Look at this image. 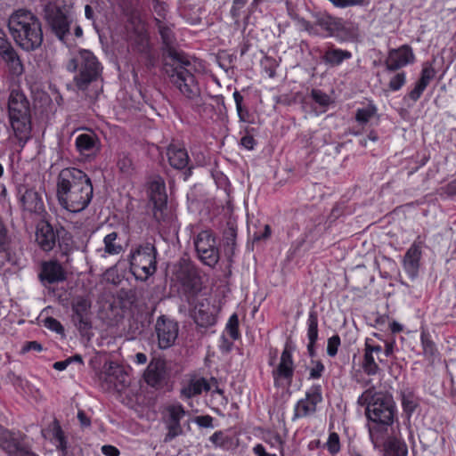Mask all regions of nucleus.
<instances>
[{
  "label": "nucleus",
  "instance_id": "f257e3e1",
  "mask_svg": "<svg viewBox=\"0 0 456 456\" xmlns=\"http://www.w3.org/2000/svg\"><path fill=\"white\" fill-rule=\"evenodd\" d=\"M162 39L163 69L170 83L187 99L200 107V87L194 77L196 67L191 58L177 49L170 28L156 18Z\"/></svg>",
  "mask_w": 456,
  "mask_h": 456
},
{
  "label": "nucleus",
  "instance_id": "f03ea898",
  "mask_svg": "<svg viewBox=\"0 0 456 456\" xmlns=\"http://www.w3.org/2000/svg\"><path fill=\"white\" fill-rule=\"evenodd\" d=\"M93 184L89 176L75 167L62 169L57 178V198L60 205L72 213L86 209L92 200Z\"/></svg>",
  "mask_w": 456,
  "mask_h": 456
},
{
  "label": "nucleus",
  "instance_id": "7ed1b4c3",
  "mask_svg": "<svg viewBox=\"0 0 456 456\" xmlns=\"http://www.w3.org/2000/svg\"><path fill=\"white\" fill-rule=\"evenodd\" d=\"M358 403L366 407V416L373 422L369 435L375 446L382 440L387 427L394 421L395 404L390 395L367 389L358 398Z\"/></svg>",
  "mask_w": 456,
  "mask_h": 456
},
{
  "label": "nucleus",
  "instance_id": "20e7f679",
  "mask_svg": "<svg viewBox=\"0 0 456 456\" xmlns=\"http://www.w3.org/2000/svg\"><path fill=\"white\" fill-rule=\"evenodd\" d=\"M8 28L17 45L26 52L38 49L43 43L41 22L30 11H15L9 17Z\"/></svg>",
  "mask_w": 456,
  "mask_h": 456
},
{
  "label": "nucleus",
  "instance_id": "39448f33",
  "mask_svg": "<svg viewBox=\"0 0 456 456\" xmlns=\"http://www.w3.org/2000/svg\"><path fill=\"white\" fill-rule=\"evenodd\" d=\"M8 115L15 137L22 146L30 137V104L26 95L12 90L8 98Z\"/></svg>",
  "mask_w": 456,
  "mask_h": 456
},
{
  "label": "nucleus",
  "instance_id": "423d86ee",
  "mask_svg": "<svg viewBox=\"0 0 456 456\" xmlns=\"http://www.w3.org/2000/svg\"><path fill=\"white\" fill-rule=\"evenodd\" d=\"M69 72L78 71L74 82L78 89L86 90L102 73V67L96 56L89 50H79L72 55L66 65Z\"/></svg>",
  "mask_w": 456,
  "mask_h": 456
},
{
  "label": "nucleus",
  "instance_id": "0eeeda50",
  "mask_svg": "<svg viewBox=\"0 0 456 456\" xmlns=\"http://www.w3.org/2000/svg\"><path fill=\"white\" fill-rule=\"evenodd\" d=\"M157 248L150 242L137 245L129 255L130 268L136 279L146 281L157 270Z\"/></svg>",
  "mask_w": 456,
  "mask_h": 456
},
{
  "label": "nucleus",
  "instance_id": "6e6552de",
  "mask_svg": "<svg viewBox=\"0 0 456 456\" xmlns=\"http://www.w3.org/2000/svg\"><path fill=\"white\" fill-rule=\"evenodd\" d=\"M45 18L52 32L59 40L64 42L73 22L72 13L60 7L48 5L45 8Z\"/></svg>",
  "mask_w": 456,
  "mask_h": 456
},
{
  "label": "nucleus",
  "instance_id": "1a4fd4ad",
  "mask_svg": "<svg viewBox=\"0 0 456 456\" xmlns=\"http://www.w3.org/2000/svg\"><path fill=\"white\" fill-rule=\"evenodd\" d=\"M195 248L200 261L214 267L219 260V250L216 247V237L211 231L200 232L194 240Z\"/></svg>",
  "mask_w": 456,
  "mask_h": 456
},
{
  "label": "nucleus",
  "instance_id": "9d476101",
  "mask_svg": "<svg viewBox=\"0 0 456 456\" xmlns=\"http://www.w3.org/2000/svg\"><path fill=\"white\" fill-rule=\"evenodd\" d=\"M149 194L153 204V216L158 222L165 221L168 216L167 196L164 180L155 176L149 184Z\"/></svg>",
  "mask_w": 456,
  "mask_h": 456
},
{
  "label": "nucleus",
  "instance_id": "9b49d317",
  "mask_svg": "<svg viewBox=\"0 0 456 456\" xmlns=\"http://www.w3.org/2000/svg\"><path fill=\"white\" fill-rule=\"evenodd\" d=\"M272 373L276 387L289 386L291 384L294 375V362L291 350L288 346H285L283 349L280 362L273 370Z\"/></svg>",
  "mask_w": 456,
  "mask_h": 456
},
{
  "label": "nucleus",
  "instance_id": "f8f14e48",
  "mask_svg": "<svg viewBox=\"0 0 456 456\" xmlns=\"http://www.w3.org/2000/svg\"><path fill=\"white\" fill-rule=\"evenodd\" d=\"M322 401V387L320 385L311 387L305 393V397L300 399L294 409L293 420L305 418L316 411V406Z\"/></svg>",
  "mask_w": 456,
  "mask_h": 456
},
{
  "label": "nucleus",
  "instance_id": "ddd939ff",
  "mask_svg": "<svg viewBox=\"0 0 456 456\" xmlns=\"http://www.w3.org/2000/svg\"><path fill=\"white\" fill-rule=\"evenodd\" d=\"M155 331L159 348L167 349L172 346L178 337V324L165 316L158 318Z\"/></svg>",
  "mask_w": 456,
  "mask_h": 456
},
{
  "label": "nucleus",
  "instance_id": "4468645a",
  "mask_svg": "<svg viewBox=\"0 0 456 456\" xmlns=\"http://www.w3.org/2000/svg\"><path fill=\"white\" fill-rule=\"evenodd\" d=\"M101 146L99 136L90 129H86V132L79 134L75 140L77 151L86 159H94L99 154Z\"/></svg>",
  "mask_w": 456,
  "mask_h": 456
},
{
  "label": "nucleus",
  "instance_id": "2eb2a0df",
  "mask_svg": "<svg viewBox=\"0 0 456 456\" xmlns=\"http://www.w3.org/2000/svg\"><path fill=\"white\" fill-rule=\"evenodd\" d=\"M166 412L164 421L167 433L165 436L164 442L168 443L182 435L183 428L180 421L184 417L185 411L181 404H172L167 407Z\"/></svg>",
  "mask_w": 456,
  "mask_h": 456
},
{
  "label": "nucleus",
  "instance_id": "dca6fc26",
  "mask_svg": "<svg viewBox=\"0 0 456 456\" xmlns=\"http://www.w3.org/2000/svg\"><path fill=\"white\" fill-rule=\"evenodd\" d=\"M414 61L415 55L412 48L408 45H403L398 48L389 50L385 65L388 71H395Z\"/></svg>",
  "mask_w": 456,
  "mask_h": 456
},
{
  "label": "nucleus",
  "instance_id": "f3484780",
  "mask_svg": "<svg viewBox=\"0 0 456 456\" xmlns=\"http://www.w3.org/2000/svg\"><path fill=\"white\" fill-rule=\"evenodd\" d=\"M0 448L9 456H28L32 452L21 444V436L0 428Z\"/></svg>",
  "mask_w": 456,
  "mask_h": 456
},
{
  "label": "nucleus",
  "instance_id": "a211bd4d",
  "mask_svg": "<svg viewBox=\"0 0 456 456\" xmlns=\"http://www.w3.org/2000/svg\"><path fill=\"white\" fill-rule=\"evenodd\" d=\"M167 363L159 358L152 359L144 371L145 382L152 387H161L167 379Z\"/></svg>",
  "mask_w": 456,
  "mask_h": 456
},
{
  "label": "nucleus",
  "instance_id": "6ab92c4d",
  "mask_svg": "<svg viewBox=\"0 0 456 456\" xmlns=\"http://www.w3.org/2000/svg\"><path fill=\"white\" fill-rule=\"evenodd\" d=\"M18 196L24 210L37 214L44 210L43 200L34 188L20 184L18 187Z\"/></svg>",
  "mask_w": 456,
  "mask_h": 456
},
{
  "label": "nucleus",
  "instance_id": "aec40b11",
  "mask_svg": "<svg viewBox=\"0 0 456 456\" xmlns=\"http://www.w3.org/2000/svg\"><path fill=\"white\" fill-rule=\"evenodd\" d=\"M0 56L12 74L19 76L23 73V65L15 49L3 36H0Z\"/></svg>",
  "mask_w": 456,
  "mask_h": 456
},
{
  "label": "nucleus",
  "instance_id": "412c9836",
  "mask_svg": "<svg viewBox=\"0 0 456 456\" xmlns=\"http://www.w3.org/2000/svg\"><path fill=\"white\" fill-rule=\"evenodd\" d=\"M135 37L134 38V44L136 50L144 55L146 59V65L149 68H152L156 64V55L151 53L149 36L146 32L144 23L139 21L135 28Z\"/></svg>",
  "mask_w": 456,
  "mask_h": 456
},
{
  "label": "nucleus",
  "instance_id": "4be33fe9",
  "mask_svg": "<svg viewBox=\"0 0 456 456\" xmlns=\"http://www.w3.org/2000/svg\"><path fill=\"white\" fill-rule=\"evenodd\" d=\"M91 302L85 297H76L72 302L73 321L80 330L91 328L89 311Z\"/></svg>",
  "mask_w": 456,
  "mask_h": 456
},
{
  "label": "nucleus",
  "instance_id": "5701e85b",
  "mask_svg": "<svg viewBox=\"0 0 456 456\" xmlns=\"http://www.w3.org/2000/svg\"><path fill=\"white\" fill-rule=\"evenodd\" d=\"M192 317L198 326L208 328L216 322L215 307L208 299L199 302L192 312Z\"/></svg>",
  "mask_w": 456,
  "mask_h": 456
},
{
  "label": "nucleus",
  "instance_id": "b1692460",
  "mask_svg": "<svg viewBox=\"0 0 456 456\" xmlns=\"http://www.w3.org/2000/svg\"><path fill=\"white\" fill-rule=\"evenodd\" d=\"M39 277L43 282L53 284L63 281L66 279V272L58 261L51 260L42 263Z\"/></svg>",
  "mask_w": 456,
  "mask_h": 456
},
{
  "label": "nucleus",
  "instance_id": "393cba45",
  "mask_svg": "<svg viewBox=\"0 0 456 456\" xmlns=\"http://www.w3.org/2000/svg\"><path fill=\"white\" fill-rule=\"evenodd\" d=\"M42 435L45 438L50 439V441L55 444L56 449L62 456H66L68 452L67 440L56 419H54L45 429L42 430Z\"/></svg>",
  "mask_w": 456,
  "mask_h": 456
},
{
  "label": "nucleus",
  "instance_id": "a878e982",
  "mask_svg": "<svg viewBox=\"0 0 456 456\" xmlns=\"http://www.w3.org/2000/svg\"><path fill=\"white\" fill-rule=\"evenodd\" d=\"M381 352V346L373 345L370 343V339H366L362 369L368 375H375L379 371V368L376 362L374 354H377V358L381 362L382 360L379 356Z\"/></svg>",
  "mask_w": 456,
  "mask_h": 456
},
{
  "label": "nucleus",
  "instance_id": "bb28decb",
  "mask_svg": "<svg viewBox=\"0 0 456 456\" xmlns=\"http://www.w3.org/2000/svg\"><path fill=\"white\" fill-rule=\"evenodd\" d=\"M103 369L104 379L107 382L113 385L117 389L126 387L127 375L118 364L109 362L105 363Z\"/></svg>",
  "mask_w": 456,
  "mask_h": 456
},
{
  "label": "nucleus",
  "instance_id": "cd10ccee",
  "mask_svg": "<svg viewBox=\"0 0 456 456\" xmlns=\"http://www.w3.org/2000/svg\"><path fill=\"white\" fill-rule=\"evenodd\" d=\"M167 156L170 166L175 169H183L189 163L188 152L181 143L169 144L167 149Z\"/></svg>",
  "mask_w": 456,
  "mask_h": 456
},
{
  "label": "nucleus",
  "instance_id": "c85d7f7f",
  "mask_svg": "<svg viewBox=\"0 0 456 456\" xmlns=\"http://www.w3.org/2000/svg\"><path fill=\"white\" fill-rule=\"evenodd\" d=\"M435 76L436 70L432 64L428 62L424 63L421 70V76L416 83L415 87L409 93V97L413 102H417Z\"/></svg>",
  "mask_w": 456,
  "mask_h": 456
},
{
  "label": "nucleus",
  "instance_id": "c756f323",
  "mask_svg": "<svg viewBox=\"0 0 456 456\" xmlns=\"http://www.w3.org/2000/svg\"><path fill=\"white\" fill-rule=\"evenodd\" d=\"M36 240L44 251H51L56 243V235L53 227L48 223H42L37 225Z\"/></svg>",
  "mask_w": 456,
  "mask_h": 456
},
{
  "label": "nucleus",
  "instance_id": "7c9ffc66",
  "mask_svg": "<svg viewBox=\"0 0 456 456\" xmlns=\"http://www.w3.org/2000/svg\"><path fill=\"white\" fill-rule=\"evenodd\" d=\"M420 256L421 242L415 241L407 250L403 259V267L405 271L412 277L417 274L419 266Z\"/></svg>",
  "mask_w": 456,
  "mask_h": 456
},
{
  "label": "nucleus",
  "instance_id": "2f4dec72",
  "mask_svg": "<svg viewBox=\"0 0 456 456\" xmlns=\"http://www.w3.org/2000/svg\"><path fill=\"white\" fill-rule=\"evenodd\" d=\"M123 251L122 238L118 232L111 231L103 237V248L99 249L102 256L119 255Z\"/></svg>",
  "mask_w": 456,
  "mask_h": 456
},
{
  "label": "nucleus",
  "instance_id": "473e14b6",
  "mask_svg": "<svg viewBox=\"0 0 456 456\" xmlns=\"http://www.w3.org/2000/svg\"><path fill=\"white\" fill-rule=\"evenodd\" d=\"M210 386L204 378H192L183 384L181 395L183 398H191L200 395L203 391H208Z\"/></svg>",
  "mask_w": 456,
  "mask_h": 456
},
{
  "label": "nucleus",
  "instance_id": "72a5a7b5",
  "mask_svg": "<svg viewBox=\"0 0 456 456\" xmlns=\"http://www.w3.org/2000/svg\"><path fill=\"white\" fill-rule=\"evenodd\" d=\"M352 57V53L349 51L342 50L334 47H329L322 56V60L326 64L330 66H338L345 60H348Z\"/></svg>",
  "mask_w": 456,
  "mask_h": 456
},
{
  "label": "nucleus",
  "instance_id": "f704fd0d",
  "mask_svg": "<svg viewBox=\"0 0 456 456\" xmlns=\"http://www.w3.org/2000/svg\"><path fill=\"white\" fill-rule=\"evenodd\" d=\"M386 456H407L408 448L406 444L395 437H390L385 443Z\"/></svg>",
  "mask_w": 456,
  "mask_h": 456
},
{
  "label": "nucleus",
  "instance_id": "c9c22d12",
  "mask_svg": "<svg viewBox=\"0 0 456 456\" xmlns=\"http://www.w3.org/2000/svg\"><path fill=\"white\" fill-rule=\"evenodd\" d=\"M236 237V228L232 224H228L227 228L224 232V253L228 258H231L234 255Z\"/></svg>",
  "mask_w": 456,
  "mask_h": 456
},
{
  "label": "nucleus",
  "instance_id": "e433bc0d",
  "mask_svg": "<svg viewBox=\"0 0 456 456\" xmlns=\"http://www.w3.org/2000/svg\"><path fill=\"white\" fill-rule=\"evenodd\" d=\"M377 110L376 105L370 102L356 110L355 119L360 124H366L376 116Z\"/></svg>",
  "mask_w": 456,
  "mask_h": 456
},
{
  "label": "nucleus",
  "instance_id": "4c0bfd02",
  "mask_svg": "<svg viewBox=\"0 0 456 456\" xmlns=\"http://www.w3.org/2000/svg\"><path fill=\"white\" fill-rule=\"evenodd\" d=\"M307 338L312 343L318 339V317L315 312H310L307 319Z\"/></svg>",
  "mask_w": 456,
  "mask_h": 456
},
{
  "label": "nucleus",
  "instance_id": "58836bf2",
  "mask_svg": "<svg viewBox=\"0 0 456 456\" xmlns=\"http://www.w3.org/2000/svg\"><path fill=\"white\" fill-rule=\"evenodd\" d=\"M421 344L425 356L428 358H434L437 354V349L436 344L431 340L429 335L426 332H422Z\"/></svg>",
  "mask_w": 456,
  "mask_h": 456
},
{
  "label": "nucleus",
  "instance_id": "ea45409f",
  "mask_svg": "<svg viewBox=\"0 0 456 456\" xmlns=\"http://www.w3.org/2000/svg\"><path fill=\"white\" fill-rule=\"evenodd\" d=\"M402 405L403 411L408 414H411L415 411L418 403L416 397L411 392L405 391L402 393Z\"/></svg>",
  "mask_w": 456,
  "mask_h": 456
},
{
  "label": "nucleus",
  "instance_id": "a19ab883",
  "mask_svg": "<svg viewBox=\"0 0 456 456\" xmlns=\"http://www.w3.org/2000/svg\"><path fill=\"white\" fill-rule=\"evenodd\" d=\"M238 327H239V319H238L237 314H234L230 317L228 323L226 325V330L232 339H237L240 337V332H239Z\"/></svg>",
  "mask_w": 456,
  "mask_h": 456
},
{
  "label": "nucleus",
  "instance_id": "79ce46f5",
  "mask_svg": "<svg viewBox=\"0 0 456 456\" xmlns=\"http://www.w3.org/2000/svg\"><path fill=\"white\" fill-rule=\"evenodd\" d=\"M406 82V75L404 72L395 74L389 81L388 87L392 91L400 90Z\"/></svg>",
  "mask_w": 456,
  "mask_h": 456
},
{
  "label": "nucleus",
  "instance_id": "37998d69",
  "mask_svg": "<svg viewBox=\"0 0 456 456\" xmlns=\"http://www.w3.org/2000/svg\"><path fill=\"white\" fill-rule=\"evenodd\" d=\"M326 447L331 454H336L340 450L339 436L337 433L332 432L330 434Z\"/></svg>",
  "mask_w": 456,
  "mask_h": 456
},
{
  "label": "nucleus",
  "instance_id": "c03bdc74",
  "mask_svg": "<svg viewBox=\"0 0 456 456\" xmlns=\"http://www.w3.org/2000/svg\"><path fill=\"white\" fill-rule=\"evenodd\" d=\"M340 338L338 335H333L327 341V354L330 357H334L338 354L340 346Z\"/></svg>",
  "mask_w": 456,
  "mask_h": 456
},
{
  "label": "nucleus",
  "instance_id": "a18cd8bd",
  "mask_svg": "<svg viewBox=\"0 0 456 456\" xmlns=\"http://www.w3.org/2000/svg\"><path fill=\"white\" fill-rule=\"evenodd\" d=\"M311 96L315 102L322 107L328 106L330 102V96L318 89H313Z\"/></svg>",
  "mask_w": 456,
  "mask_h": 456
},
{
  "label": "nucleus",
  "instance_id": "49530a36",
  "mask_svg": "<svg viewBox=\"0 0 456 456\" xmlns=\"http://www.w3.org/2000/svg\"><path fill=\"white\" fill-rule=\"evenodd\" d=\"M209 440L218 447L224 448L227 444L230 442V438L224 435L223 431L215 432L210 437Z\"/></svg>",
  "mask_w": 456,
  "mask_h": 456
},
{
  "label": "nucleus",
  "instance_id": "de8ad7c7",
  "mask_svg": "<svg viewBox=\"0 0 456 456\" xmlns=\"http://www.w3.org/2000/svg\"><path fill=\"white\" fill-rule=\"evenodd\" d=\"M183 282L192 291H197L200 289V279L194 273H189L187 280H183Z\"/></svg>",
  "mask_w": 456,
  "mask_h": 456
},
{
  "label": "nucleus",
  "instance_id": "09e8293b",
  "mask_svg": "<svg viewBox=\"0 0 456 456\" xmlns=\"http://www.w3.org/2000/svg\"><path fill=\"white\" fill-rule=\"evenodd\" d=\"M118 167L122 172H128L132 167V160L126 154L121 153L118 156Z\"/></svg>",
  "mask_w": 456,
  "mask_h": 456
},
{
  "label": "nucleus",
  "instance_id": "8fccbe9b",
  "mask_svg": "<svg viewBox=\"0 0 456 456\" xmlns=\"http://www.w3.org/2000/svg\"><path fill=\"white\" fill-rule=\"evenodd\" d=\"M10 248V240L7 237V231L3 224L0 223V252L7 251Z\"/></svg>",
  "mask_w": 456,
  "mask_h": 456
},
{
  "label": "nucleus",
  "instance_id": "3c124183",
  "mask_svg": "<svg viewBox=\"0 0 456 456\" xmlns=\"http://www.w3.org/2000/svg\"><path fill=\"white\" fill-rule=\"evenodd\" d=\"M314 366L310 369V378L311 379H319L322 377V372L324 371V365L320 362H313Z\"/></svg>",
  "mask_w": 456,
  "mask_h": 456
},
{
  "label": "nucleus",
  "instance_id": "603ef678",
  "mask_svg": "<svg viewBox=\"0 0 456 456\" xmlns=\"http://www.w3.org/2000/svg\"><path fill=\"white\" fill-rule=\"evenodd\" d=\"M45 325L46 328L50 329L51 330L56 331L58 333L63 331V328L60 322L55 320L54 318L48 317L45 321Z\"/></svg>",
  "mask_w": 456,
  "mask_h": 456
},
{
  "label": "nucleus",
  "instance_id": "864d4df0",
  "mask_svg": "<svg viewBox=\"0 0 456 456\" xmlns=\"http://www.w3.org/2000/svg\"><path fill=\"white\" fill-rule=\"evenodd\" d=\"M194 421L201 428H213V418L209 415L198 416Z\"/></svg>",
  "mask_w": 456,
  "mask_h": 456
},
{
  "label": "nucleus",
  "instance_id": "5fc2aeb1",
  "mask_svg": "<svg viewBox=\"0 0 456 456\" xmlns=\"http://www.w3.org/2000/svg\"><path fill=\"white\" fill-rule=\"evenodd\" d=\"M155 4L153 5V9L155 12L159 15V18H165L167 12V5L163 2H159L158 0H154Z\"/></svg>",
  "mask_w": 456,
  "mask_h": 456
},
{
  "label": "nucleus",
  "instance_id": "6e6d98bb",
  "mask_svg": "<svg viewBox=\"0 0 456 456\" xmlns=\"http://www.w3.org/2000/svg\"><path fill=\"white\" fill-rule=\"evenodd\" d=\"M248 0H233L231 12L233 17L239 16V11L245 6Z\"/></svg>",
  "mask_w": 456,
  "mask_h": 456
},
{
  "label": "nucleus",
  "instance_id": "4d7b16f0",
  "mask_svg": "<svg viewBox=\"0 0 456 456\" xmlns=\"http://www.w3.org/2000/svg\"><path fill=\"white\" fill-rule=\"evenodd\" d=\"M42 349H43L42 346L38 342H37V341H29V342H27L23 346L22 352L25 353V352H28V351H31V350L40 352V351H42Z\"/></svg>",
  "mask_w": 456,
  "mask_h": 456
},
{
  "label": "nucleus",
  "instance_id": "13d9d810",
  "mask_svg": "<svg viewBox=\"0 0 456 456\" xmlns=\"http://www.w3.org/2000/svg\"><path fill=\"white\" fill-rule=\"evenodd\" d=\"M102 452L105 456H118L119 455L118 449L112 445H103L102 447Z\"/></svg>",
  "mask_w": 456,
  "mask_h": 456
},
{
  "label": "nucleus",
  "instance_id": "bf43d9fd",
  "mask_svg": "<svg viewBox=\"0 0 456 456\" xmlns=\"http://www.w3.org/2000/svg\"><path fill=\"white\" fill-rule=\"evenodd\" d=\"M240 143L248 150H252L255 145V140L251 135H245L241 138Z\"/></svg>",
  "mask_w": 456,
  "mask_h": 456
},
{
  "label": "nucleus",
  "instance_id": "052dcab7",
  "mask_svg": "<svg viewBox=\"0 0 456 456\" xmlns=\"http://www.w3.org/2000/svg\"><path fill=\"white\" fill-rule=\"evenodd\" d=\"M253 452L256 456H277L274 453H268L261 444L254 446Z\"/></svg>",
  "mask_w": 456,
  "mask_h": 456
},
{
  "label": "nucleus",
  "instance_id": "680f3d73",
  "mask_svg": "<svg viewBox=\"0 0 456 456\" xmlns=\"http://www.w3.org/2000/svg\"><path fill=\"white\" fill-rule=\"evenodd\" d=\"M271 235V228L268 224L265 225L264 232L262 233H256L254 235V240H261L269 238Z\"/></svg>",
  "mask_w": 456,
  "mask_h": 456
},
{
  "label": "nucleus",
  "instance_id": "e2e57ef3",
  "mask_svg": "<svg viewBox=\"0 0 456 456\" xmlns=\"http://www.w3.org/2000/svg\"><path fill=\"white\" fill-rule=\"evenodd\" d=\"M71 362H72V358H69L64 361L56 362L53 363V368L60 371L64 370Z\"/></svg>",
  "mask_w": 456,
  "mask_h": 456
},
{
  "label": "nucleus",
  "instance_id": "0e129e2a",
  "mask_svg": "<svg viewBox=\"0 0 456 456\" xmlns=\"http://www.w3.org/2000/svg\"><path fill=\"white\" fill-rule=\"evenodd\" d=\"M6 254V260L12 265L19 264V257L15 253L11 252L10 248L7 251H4Z\"/></svg>",
  "mask_w": 456,
  "mask_h": 456
},
{
  "label": "nucleus",
  "instance_id": "69168bd1",
  "mask_svg": "<svg viewBox=\"0 0 456 456\" xmlns=\"http://www.w3.org/2000/svg\"><path fill=\"white\" fill-rule=\"evenodd\" d=\"M77 418L82 426L88 427L90 425L89 419L86 416L85 412L80 411L77 413Z\"/></svg>",
  "mask_w": 456,
  "mask_h": 456
},
{
  "label": "nucleus",
  "instance_id": "338daca9",
  "mask_svg": "<svg viewBox=\"0 0 456 456\" xmlns=\"http://www.w3.org/2000/svg\"><path fill=\"white\" fill-rule=\"evenodd\" d=\"M394 347H395L394 342H387L386 346H385V351H384L385 355L387 357L391 356L394 353Z\"/></svg>",
  "mask_w": 456,
  "mask_h": 456
},
{
  "label": "nucleus",
  "instance_id": "774afa93",
  "mask_svg": "<svg viewBox=\"0 0 456 456\" xmlns=\"http://www.w3.org/2000/svg\"><path fill=\"white\" fill-rule=\"evenodd\" d=\"M136 362L139 364H143L147 362V356L142 353H137L135 354Z\"/></svg>",
  "mask_w": 456,
  "mask_h": 456
}]
</instances>
